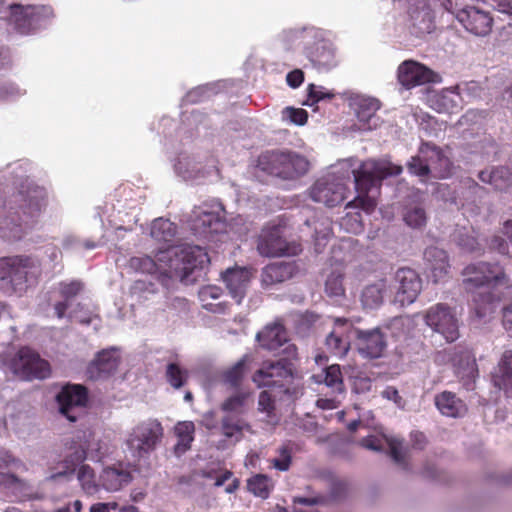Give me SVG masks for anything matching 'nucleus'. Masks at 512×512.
<instances>
[{
    "label": "nucleus",
    "mask_w": 512,
    "mask_h": 512,
    "mask_svg": "<svg viewBox=\"0 0 512 512\" xmlns=\"http://www.w3.org/2000/svg\"><path fill=\"white\" fill-rule=\"evenodd\" d=\"M44 188L29 182L22 183L17 192L5 201L0 216V237L9 241L20 240L29 230L47 204Z\"/></svg>",
    "instance_id": "nucleus-1"
},
{
    "label": "nucleus",
    "mask_w": 512,
    "mask_h": 512,
    "mask_svg": "<svg viewBox=\"0 0 512 512\" xmlns=\"http://www.w3.org/2000/svg\"><path fill=\"white\" fill-rule=\"evenodd\" d=\"M165 263L164 270L170 277L187 281L196 269H202L210 263L207 251L197 245L171 246L160 250L156 260L149 256L134 257L131 265L144 273H154L158 270L157 263Z\"/></svg>",
    "instance_id": "nucleus-2"
},
{
    "label": "nucleus",
    "mask_w": 512,
    "mask_h": 512,
    "mask_svg": "<svg viewBox=\"0 0 512 512\" xmlns=\"http://www.w3.org/2000/svg\"><path fill=\"white\" fill-rule=\"evenodd\" d=\"M402 166L387 160L367 159L353 169V177L357 196L347 203L346 208H360L371 213L377 206L376 196L379 194L382 181L387 177L398 176Z\"/></svg>",
    "instance_id": "nucleus-3"
},
{
    "label": "nucleus",
    "mask_w": 512,
    "mask_h": 512,
    "mask_svg": "<svg viewBox=\"0 0 512 512\" xmlns=\"http://www.w3.org/2000/svg\"><path fill=\"white\" fill-rule=\"evenodd\" d=\"M462 275L464 276L463 286L465 291L473 295L476 314L478 317H483L486 314V305L492 303L493 295L490 292L476 295V290L507 284L508 279L505 270L497 262H478L467 265L463 269Z\"/></svg>",
    "instance_id": "nucleus-4"
},
{
    "label": "nucleus",
    "mask_w": 512,
    "mask_h": 512,
    "mask_svg": "<svg viewBox=\"0 0 512 512\" xmlns=\"http://www.w3.org/2000/svg\"><path fill=\"white\" fill-rule=\"evenodd\" d=\"M258 167L282 179H295L305 174L309 168L307 159L290 151H266L258 157Z\"/></svg>",
    "instance_id": "nucleus-5"
},
{
    "label": "nucleus",
    "mask_w": 512,
    "mask_h": 512,
    "mask_svg": "<svg viewBox=\"0 0 512 512\" xmlns=\"http://www.w3.org/2000/svg\"><path fill=\"white\" fill-rule=\"evenodd\" d=\"M283 352L287 356L277 361H267L262 364L253 375V382L258 387H284L287 382L293 379L294 361L297 360V347L294 344H287Z\"/></svg>",
    "instance_id": "nucleus-6"
},
{
    "label": "nucleus",
    "mask_w": 512,
    "mask_h": 512,
    "mask_svg": "<svg viewBox=\"0 0 512 512\" xmlns=\"http://www.w3.org/2000/svg\"><path fill=\"white\" fill-rule=\"evenodd\" d=\"M164 428L157 419H147L135 425L128 435L126 445L132 456L147 458L161 444Z\"/></svg>",
    "instance_id": "nucleus-7"
},
{
    "label": "nucleus",
    "mask_w": 512,
    "mask_h": 512,
    "mask_svg": "<svg viewBox=\"0 0 512 512\" xmlns=\"http://www.w3.org/2000/svg\"><path fill=\"white\" fill-rule=\"evenodd\" d=\"M425 323L440 334L447 343L455 342L459 336L458 319L452 308L444 303L431 306L424 316Z\"/></svg>",
    "instance_id": "nucleus-8"
},
{
    "label": "nucleus",
    "mask_w": 512,
    "mask_h": 512,
    "mask_svg": "<svg viewBox=\"0 0 512 512\" xmlns=\"http://www.w3.org/2000/svg\"><path fill=\"white\" fill-rule=\"evenodd\" d=\"M318 34L314 28L304 29L300 33V37L307 44L304 52L315 68L328 70L336 65L335 53L324 39L318 38Z\"/></svg>",
    "instance_id": "nucleus-9"
},
{
    "label": "nucleus",
    "mask_w": 512,
    "mask_h": 512,
    "mask_svg": "<svg viewBox=\"0 0 512 512\" xmlns=\"http://www.w3.org/2000/svg\"><path fill=\"white\" fill-rule=\"evenodd\" d=\"M420 152L430 153L429 159L413 156L407 165L411 174L427 177L431 170L435 171L440 178H444L449 174L450 161L440 148L426 144Z\"/></svg>",
    "instance_id": "nucleus-10"
},
{
    "label": "nucleus",
    "mask_w": 512,
    "mask_h": 512,
    "mask_svg": "<svg viewBox=\"0 0 512 512\" xmlns=\"http://www.w3.org/2000/svg\"><path fill=\"white\" fill-rule=\"evenodd\" d=\"M83 438L85 435L77 436L65 444L63 460L58 463L57 467L50 468L52 479L73 475L76 468L84 462L87 458L89 444Z\"/></svg>",
    "instance_id": "nucleus-11"
},
{
    "label": "nucleus",
    "mask_w": 512,
    "mask_h": 512,
    "mask_svg": "<svg viewBox=\"0 0 512 512\" xmlns=\"http://www.w3.org/2000/svg\"><path fill=\"white\" fill-rule=\"evenodd\" d=\"M457 22L466 32L476 37H486L493 29L494 19L489 11L466 5L457 13Z\"/></svg>",
    "instance_id": "nucleus-12"
},
{
    "label": "nucleus",
    "mask_w": 512,
    "mask_h": 512,
    "mask_svg": "<svg viewBox=\"0 0 512 512\" xmlns=\"http://www.w3.org/2000/svg\"><path fill=\"white\" fill-rule=\"evenodd\" d=\"M57 402L60 413L69 421L75 422L78 417V410H82L88 403V390L80 384H68L58 393Z\"/></svg>",
    "instance_id": "nucleus-13"
},
{
    "label": "nucleus",
    "mask_w": 512,
    "mask_h": 512,
    "mask_svg": "<svg viewBox=\"0 0 512 512\" xmlns=\"http://www.w3.org/2000/svg\"><path fill=\"white\" fill-rule=\"evenodd\" d=\"M257 250L262 256L274 257L297 254L298 246H290L280 227H265L257 240Z\"/></svg>",
    "instance_id": "nucleus-14"
},
{
    "label": "nucleus",
    "mask_w": 512,
    "mask_h": 512,
    "mask_svg": "<svg viewBox=\"0 0 512 512\" xmlns=\"http://www.w3.org/2000/svg\"><path fill=\"white\" fill-rule=\"evenodd\" d=\"M354 334L357 351L362 357L377 359L384 355L387 340L379 327L367 330L356 328Z\"/></svg>",
    "instance_id": "nucleus-15"
},
{
    "label": "nucleus",
    "mask_w": 512,
    "mask_h": 512,
    "mask_svg": "<svg viewBox=\"0 0 512 512\" xmlns=\"http://www.w3.org/2000/svg\"><path fill=\"white\" fill-rule=\"evenodd\" d=\"M407 28L415 37H423L435 28L434 14L426 0H417L408 10Z\"/></svg>",
    "instance_id": "nucleus-16"
},
{
    "label": "nucleus",
    "mask_w": 512,
    "mask_h": 512,
    "mask_svg": "<svg viewBox=\"0 0 512 512\" xmlns=\"http://www.w3.org/2000/svg\"><path fill=\"white\" fill-rule=\"evenodd\" d=\"M437 77L438 75L434 71L413 60L402 62L397 70L398 81L406 89L433 83Z\"/></svg>",
    "instance_id": "nucleus-17"
},
{
    "label": "nucleus",
    "mask_w": 512,
    "mask_h": 512,
    "mask_svg": "<svg viewBox=\"0 0 512 512\" xmlns=\"http://www.w3.org/2000/svg\"><path fill=\"white\" fill-rule=\"evenodd\" d=\"M395 280L398 286L394 302L400 306L412 304L422 289V281L416 271L410 268H401L396 272Z\"/></svg>",
    "instance_id": "nucleus-18"
},
{
    "label": "nucleus",
    "mask_w": 512,
    "mask_h": 512,
    "mask_svg": "<svg viewBox=\"0 0 512 512\" xmlns=\"http://www.w3.org/2000/svg\"><path fill=\"white\" fill-rule=\"evenodd\" d=\"M17 371L26 380L45 379L51 374L49 362L42 359L38 353L30 348H21L19 350Z\"/></svg>",
    "instance_id": "nucleus-19"
},
{
    "label": "nucleus",
    "mask_w": 512,
    "mask_h": 512,
    "mask_svg": "<svg viewBox=\"0 0 512 512\" xmlns=\"http://www.w3.org/2000/svg\"><path fill=\"white\" fill-rule=\"evenodd\" d=\"M347 187L338 181L319 179L311 187L310 197L313 201L327 207L340 205L346 199Z\"/></svg>",
    "instance_id": "nucleus-20"
},
{
    "label": "nucleus",
    "mask_w": 512,
    "mask_h": 512,
    "mask_svg": "<svg viewBox=\"0 0 512 512\" xmlns=\"http://www.w3.org/2000/svg\"><path fill=\"white\" fill-rule=\"evenodd\" d=\"M33 267L35 262L30 256L3 257L0 259V279L9 280L14 285L22 284Z\"/></svg>",
    "instance_id": "nucleus-21"
},
{
    "label": "nucleus",
    "mask_w": 512,
    "mask_h": 512,
    "mask_svg": "<svg viewBox=\"0 0 512 512\" xmlns=\"http://www.w3.org/2000/svg\"><path fill=\"white\" fill-rule=\"evenodd\" d=\"M120 364V357L114 349H104L88 364L86 376L90 380H100L110 377L116 372Z\"/></svg>",
    "instance_id": "nucleus-22"
},
{
    "label": "nucleus",
    "mask_w": 512,
    "mask_h": 512,
    "mask_svg": "<svg viewBox=\"0 0 512 512\" xmlns=\"http://www.w3.org/2000/svg\"><path fill=\"white\" fill-rule=\"evenodd\" d=\"M189 225L195 235L203 238H209L225 229V223L217 213L200 208L193 210Z\"/></svg>",
    "instance_id": "nucleus-23"
},
{
    "label": "nucleus",
    "mask_w": 512,
    "mask_h": 512,
    "mask_svg": "<svg viewBox=\"0 0 512 512\" xmlns=\"http://www.w3.org/2000/svg\"><path fill=\"white\" fill-rule=\"evenodd\" d=\"M133 477L121 464L105 467L99 475V488L117 492L131 483Z\"/></svg>",
    "instance_id": "nucleus-24"
},
{
    "label": "nucleus",
    "mask_w": 512,
    "mask_h": 512,
    "mask_svg": "<svg viewBox=\"0 0 512 512\" xmlns=\"http://www.w3.org/2000/svg\"><path fill=\"white\" fill-rule=\"evenodd\" d=\"M222 278L231 296L236 299L238 304L241 303V300L244 298L250 283V271L247 268L235 267L227 269L222 274Z\"/></svg>",
    "instance_id": "nucleus-25"
},
{
    "label": "nucleus",
    "mask_w": 512,
    "mask_h": 512,
    "mask_svg": "<svg viewBox=\"0 0 512 512\" xmlns=\"http://www.w3.org/2000/svg\"><path fill=\"white\" fill-rule=\"evenodd\" d=\"M37 7L34 5L11 4L9 6L8 22L21 34L31 31Z\"/></svg>",
    "instance_id": "nucleus-26"
},
{
    "label": "nucleus",
    "mask_w": 512,
    "mask_h": 512,
    "mask_svg": "<svg viewBox=\"0 0 512 512\" xmlns=\"http://www.w3.org/2000/svg\"><path fill=\"white\" fill-rule=\"evenodd\" d=\"M424 259L434 282L437 283L447 276L450 264L448 255L443 249L433 246L426 248L424 251Z\"/></svg>",
    "instance_id": "nucleus-27"
},
{
    "label": "nucleus",
    "mask_w": 512,
    "mask_h": 512,
    "mask_svg": "<svg viewBox=\"0 0 512 512\" xmlns=\"http://www.w3.org/2000/svg\"><path fill=\"white\" fill-rule=\"evenodd\" d=\"M491 377L495 387L512 397V350H505L502 353Z\"/></svg>",
    "instance_id": "nucleus-28"
},
{
    "label": "nucleus",
    "mask_w": 512,
    "mask_h": 512,
    "mask_svg": "<svg viewBox=\"0 0 512 512\" xmlns=\"http://www.w3.org/2000/svg\"><path fill=\"white\" fill-rule=\"evenodd\" d=\"M296 272L293 262L270 263L262 269L261 283L264 287L273 286L289 280Z\"/></svg>",
    "instance_id": "nucleus-29"
},
{
    "label": "nucleus",
    "mask_w": 512,
    "mask_h": 512,
    "mask_svg": "<svg viewBox=\"0 0 512 512\" xmlns=\"http://www.w3.org/2000/svg\"><path fill=\"white\" fill-rule=\"evenodd\" d=\"M347 325V319L337 318L335 320V328L328 334L325 340L326 348L331 355L344 357L347 354L350 348L348 337H344Z\"/></svg>",
    "instance_id": "nucleus-30"
},
{
    "label": "nucleus",
    "mask_w": 512,
    "mask_h": 512,
    "mask_svg": "<svg viewBox=\"0 0 512 512\" xmlns=\"http://www.w3.org/2000/svg\"><path fill=\"white\" fill-rule=\"evenodd\" d=\"M259 345L269 351H276L287 344L288 336L284 325L280 322H274L267 325L257 334Z\"/></svg>",
    "instance_id": "nucleus-31"
},
{
    "label": "nucleus",
    "mask_w": 512,
    "mask_h": 512,
    "mask_svg": "<svg viewBox=\"0 0 512 512\" xmlns=\"http://www.w3.org/2000/svg\"><path fill=\"white\" fill-rule=\"evenodd\" d=\"M434 403L439 412L447 417H462L467 412L465 402L451 391H442L435 395Z\"/></svg>",
    "instance_id": "nucleus-32"
},
{
    "label": "nucleus",
    "mask_w": 512,
    "mask_h": 512,
    "mask_svg": "<svg viewBox=\"0 0 512 512\" xmlns=\"http://www.w3.org/2000/svg\"><path fill=\"white\" fill-rule=\"evenodd\" d=\"M221 433L228 439L239 442L244 435V431H250L249 423L237 414H226L220 422Z\"/></svg>",
    "instance_id": "nucleus-33"
},
{
    "label": "nucleus",
    "mask_w": 512,
    "mask_h": 512,
    "mask_svg": "<svg viewBox=\"0 0 512 512\" xmlns=\"http://www.w3.org/2000/svg\"><path fill=\"white\" fill-rule=\"evenodd\" d=\"M512 176L511 170L506 166H497L491 169L483 170L479 173V179L486 184H490L496 190H503L510 182Z\"/></svg>",
    "instance_id": "nucleus-34"
},
{
    "label": "nucleus",
    "mask_w": 512,
    "mask_h": 512,
    "mask_svg": "<svg viewBox=\"0 0 512 512\" xmlns=\"http://www.w3.org/2000/svg\"><path fill=\"white\" fill-rule=\"evenodd\" d=\"M344 277L345 271L342 264L331 265L325 280V292L328 296L339 297L345 294Z\"/></svg>",
    "instance_id": "nucleus-35"
},
{
    "label": "nucleus",
    "mask_w": 512,
    "mask_h": 512,
    "mask_svg": "<svg viewBox=\"0 0 512 512\" xmlns=\"http://www.w3.org/2000/svg\"><path fill=\"white\" fill-rule=\"evenodd\" d=\"M174 431L177 437L174 452L180 456L191 448V443L194 440L195 426L191 421L179 422L175 426Z\"/></svg>",
    "instance_id": "nucleus-36"
},
{
    "label": "nucleus",
    "mask_w": 512,
    "mask_h": 512,
    "mask_svg": "<svg viewBox=\"0 0 512 512\" xmlns=\"http://www.w3.org/2000/svg\"><path fill=\"white\" fill-rule=\"evenodd\" d=\"M387 290L385 279H380L373 284L367 285L361 294V302L366 308H375L383 302L384 293Z\"/></svg>",
    "instance_id": "nucleus-37"
},
{
    "label": "nucleus",
    "mask_w": 512,
    "mask_h": 512,
    "mask_svg": "<svg viewBox=\"0 0 512 512\" xmlns=\"http://www.w3.org/2000/svg\"><path fill=\"white\" fill-rule=\"evenodd\" d=\"M380 108V103L378 100L373 98H362L357 102L356 115L360 122L363 123V126H367V128L371 129L372 125L376 126V123L373 122L376 112Z\"/></svg>",
    "instance_id": "nucleus-38"
},
{
    "label": "nucleus",
    "mask_w": 512,
    "mask_h": 512,
    "mask_svg": "<svg viewBox=\"0 0 512 512\" xmlns=\"http://www.w3.org/2000/svg\"><path fill=\"white\" fill-rule=\"evenodd\" d=\"M274 488L272 479L265 474H256L247 480V489L254 496L267 499Z\"/></svg>",
    "instance_id": "nucleus-39"
},
{
    "label": "nucleus",
    "mask_w": 512,
    "mask_h": 512,
    "mask_svg": "<svg viewBox=\"0 0 512 512\" xmlns=\"http://www.w3.org/2000/svg\"><path fill=\"white\" fill-rule=\"evenodd\" d=\"M177 232V226L168 219H156L151 227V236L163 242H171Z\"/></svg>",
    "instance_id": "nucleus-40"
},
{
    "label": "nucleus",
    "mask_w": 512,
    "mask_h": 512,
    "mask_svg": "<svg viewBox=\"0 0 512 512\" xmlns=\"http://www.w3.org/2000/svg\"><path fill=\"white\" fill-rule=\"evenodd\" d=\"M323 376L324 384L331 389L332 393L339 394L345 391L341 368L338 364L326 367Z\"/></svg>",
    "instance_id": "nucleus-41"
},
{
    "label": "nucleus",
    "mask_w": 512,
    "mask_h": 512,
    "mask_svg": "<svg viewBox=\"0 0 512 512\" xmlns=\"http://www.w3.org/2000/svg\"><path fill=\"white\" fill-rule=\"evenodd\" d=\"M32 486L26 479L20 478L13 473H7L3 491L15 496H26Z\"/></svg>",
    "instance_id": "nucleus-42"
},
{
    "label": "nucleus",
    "mask_w": 512,
    "mask_h": 512,
    "mask_svg": "<svg viewBox=\"0 0 512 512\" xmlns=\"http://www.w3.org/2000/svg\"><path fill=\"white\" fill-rule=\"evenodd\" d=\"M77 478L86 494L93 495L99 491V481L96 482L94 470L89 465H80Z\"/></svg>",
    "instance_id": "nucleus-43"
},
{
    "label": "nucleus",
    "mask_w": 512,
    "mask_h": 512,
    "mask_svg": "<svg viewBox=\"0 0 512 512\" xmlns=\"http://www.w3.org/2000/svg\"><path fill=\"white\" fill-rule=\"evenodd\" d=\"M165 377L174 389H180L187 383L189 373L179 364L169 363L166 367Z\"/></svg>",
    "instance_id": "nucleus-44"
},
{
    "label": "nucleus",
    "mask_w": 512,
    "mask_h": 512,
    "mask_svg": "<svg viewBox=\"0 0 512 512\" xmlns=\"http://www.w3.org/2000/svg\"><path fill=\"white\" fill-rule=\"evenodd\" d=\"M403 220L411 228H422L427 223L426 212L420 205L407 206L403 212Z\"/></svg>",
    "instance_id": "nucleus-45"
},
{
    "label": "nucleus",
    "mask_w": 512,
    "mask_h": 512,
    "mask_svg": "<svg viewBox=\"0 0 512 512\" xmlns=\"http://www.w3.org/2000/svg\"><path fill=\"white\" fill-rule=\"evenodd\" d=\"M293 444L283 443L277 449V456L271 460L273 467L279 471H288L292 463Z\"/></svg>",
    "instance_id": "nucleus-46"
},
{
    "label": "nucleus",
    "mask_w": 512,
    "mask_h": 512,
    "mask_svg": "<svg viewBox=\"0 0 512 512\" xmlns=\"http://www.w3.org/2000/svg\"><path fill=\"white\" fill-rule=\"evenodd\" d=\"M246 363L243 360L238 361L223 374V381L231 388H238L245 376Z\"/></svg>",
    "instance_id": "nucleus-47"
},
{
    "label": "nucleus",
    "mask_w": 512,
    "mask_h": 512,
    "mask_svg": "<svg viewBox=\"0 0 512 512\" xmlns=\"http://www.w3.org/2000/svg\"><path fill=\"white\" fill-rule=\"evenodd\" d=\"M249 393L241 392L230 396L221 404V410L227 412V414H237L243 412V408Z\"/></svg>",
    "instance_id": "nucleus-48"
},
{
    "label": "nucleus",
    "mask_w": 512,
    "mask_h": 512,
    "mask_svg": "<svg viewBox=\"0 0 512 512\" xmlns=\"http://www.w3.org/2000/svg\"><path fill=\"white\" fill-rule=\"evenodd\" d=\"M83 289L81 281L61 282L59 284L60 295L67 301L77 296Z\"/></svg>",
    "instance_id": "nucleus-49"
},
{
    "label": "nucleus",
    "mask_w": 512,
    "mask_h": 512,
    "mask_svg": "<svg viewBox=\"0 0 512 512\" xmlns=\"http://www.w3.org/2000/svg\"><path fill=\"white\" fill-rule=\"evenodd\" d=\"M11 465L23 466L24 468H26L25 465L20 460L14 458L9 453H5L0 458V469L8 468ZM6 475H7V473H4V472L0 471V490H3V488H4V482H5V479H6Z\"/></svg>",
    "instance_id": "nucleus-50"
},
{
    "label": "nucleus",
    "mask_w": 512,
    "mask_h": 512,
    "mask_svg": "<svg viewBox=\"0 0 512 512\" xmlns=\"http://www.w3.org/2000/svg\"><path fill=\"white\" fill-rule=\"evenodd\" d=\"M258 409L261 412L267 413L268 416L273 414L275 410V401L268 391H262L259 394Z\"/></svg>",
    "instance_id": "nucleus-51"
},
{
    "label": "nucleus",
    "mask_w": 512,
    "mask_h": 512,
    "mask_svg": "<svg viewBox=\"0 0 512 512\" xmlns=\"http://www.w3.org/2000/svg\"><path fill=\"white\" fill-rule=\"evenodd\" d=\"M286 113L289 120L296 125H304L308 120V113L302 108H286Z\"/></svg>",
    "instance_id": "nucleus-52"
},
{
    "label": "nucleus",
    "mask_w": 512,
    "mask_h": 512,
    "mask_svg": "<svg viewBox=\"0 0 512 512\" xmlns=\"http://www.w3.org/2000/svg\"><path fill=\"white\" fill-rule=\"evenodd\" d=\"M308 97L309 100H312V102H319L323 99H332L334 97V94L331 92H325L323 90V87L316 86L314 84H310L308 86Z\"/></svg>",
    "instance_id": "nucleus-53"
},
{
    "label": "nucleus",
    "mask_w": 512,
    "mask_h": 512,
    "mask_svg": "<svg viewBox=\"0 0 512 512\" xmlns=\"http://www.w3.org/2000/svg\"><path fill=\"white\" fill-rule=\"evenodd\" d=\"M361 446L373 450V451H381L384 447V440L378 436L370 435L363 438L360 442Z\"/></svg>",
    "instance_id": "nucleus-54"
},
{
    "label": "nucleus",
    "mask_w": 512,
    "mask_h": 512,
    "mask_svg": "<svg viewBox=\"0 0 512 512\" xmlns=\"http://www.w3.org/2000/svg\"><path fill=\"white\" fill-rule=\"evenodd\" d=\"M287 84L291 88H298L304 81V73L300 69L289 72L286 76Z\"/></svg>",
    "instance_id": "nucleus-55"
},
{
    "label": "nucleus",
    "mask_w": 512,
    "mask_h": 512,
    "mask_svg": "<svg viewBox=\"0 0 512 512\" xmlns=\"http://www.w3.org/2000/svg\"><path fill=\"white\" fill-rule=\"evenodd\" d=\"M221 294V288L212 285L203 287L199 292V296L202 301H206L209 298L217 299L220 297Z\"/></svg>",
    "instance_id": "nucleus-56"
},
{
    "label": "nucleus",
    "mask_w": 512,
    "mask_h": 512,
    "mask_svg": "<svg viewBox=\"0 0 512 512\" xmlns=\"http://www.w3.org/2000/svg\"><path fill=\"white\" fill-rule=\"evenodd\" d=\"M440 7L454 15L457 20V13L462 10L458 0H436Z\"/></svg>",
    "instance_id": "nucleus-57"
},
{
    "label": "nucleus",
    "mask_w": 512,
    "mask_h": 512,
    "mask_svg": "<svg viewBox=\"0 0 512 512\" xmlns=\"http://www.w3.org/2000/svg\"><path fill=\"white\" fill-rule=\"evenodd\" d=\"M118 509V503L117 502H98L93 505H91L89 512H110L112 510Z\"/></svg>",
    "instance_id": "nucleus-58"
},
{
    "label": "nucleus",
    "mask_w": 512,
    "mask_h": 512,
    "mask_svg": "<svg viewBox=\"0 0 512 512\" xmlns=\"http://www.w3.org/2000/svg\"><path fill=\"white\" fill-rule=\"evenodd\" d=\"M324 498L322 496H313V497H294V504H301L306 506H314L322 503Z\"/></svg>",
    "instance_id": "nucleus-59"
},
{
    "label": "nucleus",
    "mask_w": 512,
    "mask_h": 512,
    "mask_svg": "<svg viewBox=\"0 0 512 512\" xmlns=\"http://www.w3.org/2000/svg\"><path fill=\"white\" fill-rule=\"evenodd\" d=\"M503 326L510 337H512V304L503 309Z\"/></svg>",
    "instance_id": "nucleus-60"
},
{
    "label": "nucleus",
    "mask_w": 512,
    "mask_h": 512,
    "mask_svg": "<svg viewBox=\"0 0 512 512\" xmlns=\"http://www.w3.org/2000/svg\"><path fill=\"white\" fill-rule=\"evenodd\" d=\"M493 248L497 249L501 254L508 253V245L506 241L500 236H494L491 240Z\"/></svg>",
    "instance_id": "nucleus-61"
},
{
    "label": "nucleus",
    "mask_w": 512,
    "mask_h": 512,
    "mask_svg": "<svg viewBox=\"0 0 512 512\" xmlns=\"http://www.w3.org/2000/svg\"><path fill=\"white\" fill-rule=\"evenodd\" d=\"M495 3L496 9L499 12L512 15V1L511 0H496L493 1Z\"/></svg>",
    "instance_id": "nucleus-62"
},
{
    "label": "nucleus",
    "mask_w": 512,
    "mask_h": 512,
    "mask_svg": "<svg viewBox=\"0 0 512 512\" xmlns=\"http://www.w3.org/2000/svg\"><path fill=\"white\" fill-rule=\"evenodd\" d=\"M466 358L468 360V375L474 378L475 375L478 373L476 360L474 356L471 355L469 352L466 353Z\"/></svg>",
    "instance_id": "nucleus-63"
},
{
    "label": "nucleus",
    "mask_w": 512,
    "mask_h": 512,
    "mask_svg": "<svg viewBox=\"0 0 512 512\" xmlns=\"http://www.w3.org/2000/svg\"><path fill=\"white\" fill-rule=\"evenodd\" d=\"M69 308V303L67 300L57 302L54 306L55 313L58 318H63L67 309Z\"/></svg>",
    "instance_id": "nucleus-64"
}]
</instances>
